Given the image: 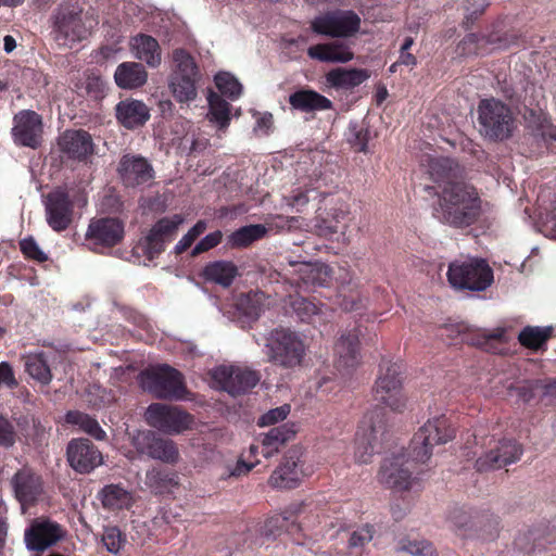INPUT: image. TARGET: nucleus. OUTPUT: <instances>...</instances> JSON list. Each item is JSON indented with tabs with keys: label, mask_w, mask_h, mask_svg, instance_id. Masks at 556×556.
Masks as SVG:
<instances>
[{
	"label": "nucleus",
	"mask_w": 556,
	"mask_h": 556,
	"mask_svg": "<svg viewBox=\"0 0 556 556\" xmlns=\"http://www.w3.org/2000/svg\"><path fill=\"white\" fill-rule=\"evenodd\" d=\"M102 541L106 549L113 554L119 552L124 542L122 532L116 527L106 528Z\"/></svg>",
	"instance_id": "51"
},
{
	"label": "nucleus",
	"mask_w": 556,
	"mask_h": 556,
	"mask_svg": "<svg viewBox=\"0 0 556 556\" xmlns=\"http://www.w3.org/2000/svg\"><path fill=\"white\" fill-rule=\"evenodd\" d=\"M117 119L126 128L142 126L150 117L148 106L139 100H126L116 105Z\"/></svg>",
	"instance_id": "32"
},
{
	"label": "nucleus",
	"mask_w": 556,
	"mask_h": 556,
	"mask_svg": "<svg viewBox=\"0 0 556 556\" xmlns=\"http://www.w3.org/2000/svg\"><path fill=\"white\" fill-rule=\"evenodd\" d=\"M447 280L456 290L483 291L493 282V271L485 260L457 258L448 265Z\"/></svg>",
	"instance_id": "4"
},
{
	"label": "nucleus",
	"mask_w": 556,
	"mask_h": 556,
	"mask_svg": "<svg viewBox=\"0 0 556 556\" xmlns=\"http://www.w3.org/2000/svg\"><path fill=\"white\" fill-rule=\"evenodd\" d=\"M97 24L92 17L83 14L77 2H65L54 14L52 37L60 47L72 48L84 40Z\"/></svg>",
	"instance_id": "3"
},
{
	"label": "nucleus",
	"mask_w": 556,
	"mask_h": 556,
	"mask_svg": "<svg viewBox=\"0 0 556 556\" xmlns=\"http://www.w3.org/2000/svg\"><path fill=\"white\" fill-rule=\"evenodd\" d=\"M214 81L219 92L232 101L239 99L242 94V85L228 72L217 73L214 77Z\"/></svg>",
	"instance_id": "46"
},
{
	"label": "nucleus",
	"mask_w": 556,
	"mask_h": 556,
	"mask_svg": "<svg viewBox=\"0 0 556 556\" xmlns=\"http://www.w3.org/2000/svg\"><path fill=\"white\" fill-rule=\"evenodd\" d=\"M223 239V232L220 230L213 231L202 238L191 250V256H197L203 252H206L220 243Z\"/></svg>",
	"instance_id": "52"
},
{
	"label": "nucleus",
	"mask_w": 556,
	"mask_h": 556,
	"mask_svg": "<svg viewBox=\"0 0 556 556\" xmlns=\"http://www.w3.org/2000/svg\"><path fill=\"white\" fill-rule=\"evenodd\" d=\"M295 431L288 425L271 428L268 432L257 438L261 444V454L269 458L277 454L280 448L294 435Z\"/></svg>",
	"instance_id": "34"
},
{
	"label": "nucleus",
	"mask_w": 556,
	"mask_h": 556,
	"mask_svg": "<svg viewBox=\"0 0 556 556\" xmlns=\"http://www.w3.org/2000/svg\"><path fill=\"white\" fill-rule=\"evenodd\" d=\"M369 78L367 70L337 67L329 71L326 76V85L337 90H350Z\"/></svg>",
	"instance_id": "29"
},
{
	"label": "nucleus",
	"mask_w": 556,
	"mask_h": 556,
	"mask_svg": "<svg viewBox=\"0 0 556 556\" xmlns=\"http://www.w3.org/2000/svg\"><path fill=\"white\" fill-rule=\"evenodd\" d=\"M263 353L268 362L293 369L302 364L306 345L300 333L290 328L280 327L266 336Z\"/></svg>",
	"instance_id": "2"
},
{
	"label": "nucleus",
	"mask_w": 556,
	"mask_h": 556,
	"mask_svg": "<svg viewBox=\"0 0 556 556\" xmlns=\"http://www.w3.org/2000/svg\"><path fill=\"white\" fill-rule=\"evenodd\" d=\"M65 421L77 426L78 429L98 441L106 438V432L102 429L98 420L85 413L71 410L65 415Z\"/></svg>",
	"instance_id": "40"
},
{
	"label": "nucleus",
	"mask_w": 556,
	"mask_h": 556,
	"mask_svg": "<svg viewBox=\"0 0 556 556\" xmlns=\"http://www.w3.org/2000/svg\"><path fill=\"white\" fill-rule=\"evenodd\" d=\"M379 481L397 491L408 490L413 482L410 462L404 455L384 459L379 471Z\"/></svg>",
	"instance_id": "22"
},
{
	"label": "nucleus",
	"mask_w": 556,
	"mask_h": 556,
	"mask_svg": "<svg viewBox=\"0 0 556 556\" xmlns=\"http://www.w3.org/2000/svg\"><path fill=\"white\" fill-rule=\"evenodd\" d=\"M11 484L23 514L27 505L34 504L42 493L41 479L30 468L20 469L12 477Z\"/></svg>",
	"instance_id": "23"
},
{
	"label": "nucleus",
	"mask_w": 556,
	"mask_h": 556,
	"mask_svg": "<svg viewBox=\"0 0 556 556\" xmlns=\"http://www.w3.org/2000/svg\"><path fill=\"white\" fill-rule=\"evenodd\" d=\"M134 447L150 458L166 464H175L179 459V452L176 444L168 439L157 437L149 430H138L131 437Z\"/></svg>",
	"instance_id": "15"
},
{
	"label": "nucleus",
	"mask_w": 556,
	"mask_h": 556,
	"mask_svg": "<svg viewBox=\"0 0 556 556\" xmlns=\"http://www.w3.org/2000/svg\"><path fill=\"white\" fill-rule=\"evenodd\" d=\"M17 386L11 365L7 362L0 363V388L7 387L13 389Z\"/></svg>",
	"instance_id": "58"
},
{
	"label": "nucleus",
	"mask_w": 556,
	"mask_h": 556,
	"mask_svg": "<svg viewBox=\"0 0 556 556\" xmlns=\"http://www.w3.org/2000/svg\"><path fill=\"white\" fill-rule=\"evenodd\" d=\"M289 305L302 321L313 325L326 323L331 315L326 305H318L299 295L290 296Z\"/></svg>",
	"instance_id": "31"
},
{
	"label": "nucleus",
	"mask_w": 556,
	"mask_h": 556,
	"mask_svg": "<svg viewBox=\"0 0 556 556\" xmlns=\"http://www.w3.org/2000/svg\"><path fill=\"white\" fill-rule=\"evenodd\" d=\"M258 460L255 462H245L243 459H239L235 467L230 469L228 476L229 477H240L242 475H247L250 472L256 465Z\"/></svg>",
	"instance_id": "60"
},
{
	"label": "nucleus",
	"mask_w": 556,
	"mask_h": 556,
	"mask_svg": "<svg viewBox=\"0 0 556 556\" xmlns=\"http://www.w3.org/2000/svg\"><path fill=\"white\" fill-rule=\"evenodd\" d=\"M11 136L15 144L37 149L42 143L43 122L33 110H22L13 116Z\"/></svg>",
	"instance_id": "14"
},
{
	"label": "nucleus",
	"mask_w": 556,
	"mask_h": 556,
	"mask_svg": "<svg viewBox=\"0 0 556 556\" xmlns=\"http://www.w3.org/2000/svg\"><path fill=\"white\" fill-rule=\"evenodd\" d=\"M206 227L207 225L204 220H199L191 229H189L187 235L191 240L195 241L198 237L206 230Z\"/></svg>",
	"instance_id": "63"
},
{
	"label": "nucleus",
	"mask_w": 556,
	"mask_h": 556,
	"mask_svg": "<svg viewBox=\"0 0 556 556\" xmlns=\"http://www.w3.org/2000/svg\"><path fill=\"white\" fill-rule=\"evenodd\" d=\"M273 126V114L265 112L257 114L254 131L267 135Z\"/></svg>",
	"instance_id": "59"
},
{
	"label": "nucleus",
	"mask_w": 556,
	"mask_h": 556,
	"mask_svg": "<svg viewBox=\"0 0 556 556\" xmlns=\"http://www.w3.org/2000/svg\"><path fill=\"white\" fill-rule=\"evenodd\" d=\"M315 227L321 237H344L349 228V205L344 201H337L318 214Z\"/></svg>",
	"instance_id": "20"
},
{
	"label": "nucleus",
	"mask_w": 556,
	"mask_h": 556,
	"mask_svg": "<svg viewBox=\"0 0 556 556\" xmlns=\"http://www.w3.org/2000/svg\"><path fill=\"white\" fill-rule=\"evenodd\" d=\"M287 201H288L287 202L288 205L295 207L299 211L300 207H302L308 203L309 199L306 193L299 192V193L292 195L291 198L287 199Z\"/></svg>",
	"instance_id": "61"
},
{
	"label": "nucleus",
	"mask_w": 556,
	"mask_h": 556,
	"mask_svg": "<svg viewBox=\"0 0 556 556\" xmlns=\"http://www.w3.org/2000/svg\"><path fill=\"white\" fill-rule=\"evenodd\" d=\"M173 74L174 77H195L200 78L201 74L194 58L185 49H175L172 53Z\"/></svg>",
	"instance_id": "44"
},
{
	"label": "nucleus",
	"mask_w": 556,
	"mask_h": 556,
	"mask_svg": "<svg viewBox=\"0 0 556 556\" xmlns=\"http://www.w3.org/2000/svg\"><path fill=\"white\" fill-rule=\"evenodd\" d=\"M117 172L123 184L131 188L149 184L154 177V169L150 162L136 154L123 155Z\"/></svg>",
	"instance_id": "21"
},
{
	"label": "nucleus",
	"mask_w": 556,
	"mask_h": 556,
	"mask_svg": "<svg viewBox=\"0 0 556 556\" xmlns=\"http://www.w3.org/2000/svg\"><path fill=\"white\" fill-rule=\"evenodd\" d=\"M521 446L514 440H501L495 442L488 452L476 460L478 471H489L508 466L520 459Z\"/></svg>",
	"instance_id": "16"
},
{
	"label": "nucleus",
	"mask_w": 556,
	"mask_h": 556,
	"mask_svg": "<svg viewBox=\"0 0 556 556\" xmlns=\"http://www.w3.org/2000/svg\"><path fill=\"white\" fill-rule=\"evenodd\" d=\"M114 79L122 89H135L147 83L148 73L140 63L123 62L115 70Z\"/></svg>",
	"instance_id": "33"
},
{
	"label": "nucleus",
	"mask_w": 556,
	"mask_h": 556,
	"mask_svg": "<svg viewBox=\"0 0 556 556\" xmlns=\"http://www.w3.org/2000/svg\"><path fill=\"white\" fill-rule=\"evenodd\" d=\"M290 105L302 112L326 111L332 108V102L314 90H299L289 97Z\"/></svg>",
	"instance_id": "36"
},
{
	"label": "nucleus",
	"mask_w": 556,
	"mask_h": 556,
	"mask_svg": "<svg viewBox=\"0 0 556 556\" xmlns=\"http://www.w3.org/2000/svg\"><path fill=\"white\" fill-rule=\"evenodd\" d=\"M355 136L354 144L358 151L366 152L367 149V140L366 132L363 134V130H355V128L351 129Z\"/></svg>",
	"instance_id": "62"
},
{
	"label": "nucleus",
	"mask_w": 556,
	"mask_h": 556,
	"mask_svg": "<svg viewBox=\"0 0 556 556\" xmlns=\"http://www.w3.org/2000/svg\"><path fill=\"white\" fill-rule=\"evenodd\" d=\"M374 531L369 526H365L351 533L349 539V547L356 548L363 547L365 544L372 540Z\"/></svg>",
	"instance_id": "55"
},
{
	"label": "nucleus",
	"mask_w": 556,
	"mask_h": 556,
	"mask_svg": "<svg viewBox=\"0 0 556 556\" xmlns=\"http://www.w3.org/2000/svg\"><path fill=\"white\" fill-rule=\"evenodd\" d=\"M16 442V430L13 422L0 414V446L12 447Z\"/></svg>",
	"instance_id": "49"
},
{
	"label": "nucleus",
	"mask_w": 556,
	"mask_h": 556,
	"mask_svg": "<svg viewBox=\"0 0 556 556\" xmlns=\"http://www.w3.org/2000/svg\"><path fill=\"white\" fill-rule=\"evenodd\" d=\"M289 414L290 405L283 404L279 407L269 409L267 413L262 415L257 424L261 427L271 426L278 421L286 419Z\"/></svg>",
	"instance_id": "50"
},
{
	"label": "nucleus",
	"mask_w": 556,
	"mask_h": 556,
	"mask_svg": "<svg viewBox=\"0 0 556 556\" xmlns=\"http://www.w3.org/2000/svg\"><path fill=\"white\" fill-rule=\"evenodd\" d=\"M202 275L206 281L227 288L238 276V267L229 261H215L203 268Z\"/></svg>",
	"instance_id": "37"
},
{
	"label": "nucleus",
	"mask_w": 556,
	"mask_h": 556,
	"mask_svg": "<svg viewBox=\"0 0 556 556\" xmlns=\"http://www.w3.org/2000/svg\"><path fill=\"white\" fill-rule=\"evenodd\" d=\"M293 274L298 275V281L309 287L326 286L330 278V268L320 263L289 261Z\"/></svg>",
	"instance_id": "28"
},
{
	"label": "nucleus",
	"mask_w": 556,
	"mask_h": 556,
	"mask_svg": "<svg viewBox=\"0 0 556 556\" xmlns=\"http://www.w3.org/2000/svg\"><path fill=\"white\" fill-rule=\"evenodd\" d=\"M102 505L109 509H127L132 505V494L119 484L105 485L100 492Z\"/></svg>",
	"instance_id": "38"
},
{
	"label": "nucleus",
	"mask_w": 556,
	"mask_h": 556,
	"mask_svg": "<svg viewBox=\"0 0 556 556\" xmlns=\"http://www.w3.org/2000/svg\"><path fill=\"white\" fill-rule=\"evenodd\" d=\"M361 27V17L351 10H336L316 16L311 28L314 33L332 38L354 36Z\"/></svg>",
	"instance_id": "9"
},
{
	"label": "nucleus",
	"mask_w": 556,
	"mask_h": 556,
	"mask_svg": "<svg viewBox=\"0 0 556 556\" xmlns=\"http://www.w3.org/2000/svg\"><path fill=\"white\" fill-rule=\"evenodd\" d=\"M138 381L144 391L157 399L181 400L186 393L181 375L167 365L142 371L138 376Z\"/></svg>",
	"instance_id": "7"
},
{
	"label": "nucleus",
	"mask_w": 556,
	"mask_h": 556,
	"mask_svg": "<svg viewBox=\"0 0 556 556\" xmlns=\"http://www.w3.org/2000/svg\"><path fill=\"white\" fill-rule=\"evenodd\" d=\"M194 241L191 240V238L188 237V235L186 233L185 236H182V238L176 243L174 250H175V253L176 254H181L182 252H185L187 249H189L192 243Z\"/></svg>",
	"instance_id": "64"
},
{
	"label": "nucleus",
	"mask_w": 556,
	"mask_h": 556,
	"mask_svg": "<svg viewBox=\"0 0 556 556\" xmlns=\"http://www.w3.org/2000/svg\"><path fill=\"white\" fill-rule=\"evenodd\" d=\"M129 46L132 55L149 67L156 68L161 65V47L152 36L138 34L130 39Z\"/></svg>",
	"instance_id": "27"
},
{
	"label": "nucleus",
	"mask_w": 556,
	"mask_h": 556,
	"mask_svg": "<svg viewBox=\"0 0 556 556\" xmlns=\"http://www.w3.org/2000/svg\"><path fill=\"white\" fill-rule=\"evenodd\" d=\"M383 432V412L375 408L366 413L355 435V459L366 464L374 455L378 438Z\"/></svg>",
	"instance_id": "11"
},
{
	"label": "nucleus",
	"mask_w": 556,
	"mask_h": 556,
	"mask_svg": "<svg viewBox=\"0 0 556 556\" xmlns=\"http://www.w3.org/2000/svg\"><path fill=\"white\" fill-rule=\"evenodd\" d=\"M21 251L26 257L43 262L47 260V255L39 248L37 242L31 238H25L20 242Z\"/></svg>",
	"instance_id": "54"
},
{
	"label": "nucleus",
	"mask_w": 556,
	"mask_h": 556,
	"mask_svg": "<svg viewBox=\"0 0 556 556\" xmlns=\"http://www.w3.org/2000/svg\"><path fill=\"white\" fill-rule=\"evenodd\" d=\"M207 119L215 124L219 130H225L230 123V104L212 90L207 94Z\"/></svg>",
	"instance_id": "39"
},
{
	"label": "nucleus",
	"mask_w": 556,
	"mask_h": 556,
	"mask_svg": "<svg viewBox=\"0 0 556 556\" xmlns=\"http://www.w3.org/2000/svg\"><path fill=\"white\" fill-rule=\"evenodd\" d=\"M212 380L216 388L238 395L254 388L261 376L257 371L240 366H218L212 370Z\"/></svg>",
	"instance_id": "12"
},
{
	"label": "nucleus",
	"mask_w": 556,
	"mask_h": 556,
	"mask_svg": "<svg viewBox=\"0 0 556 556\" xmlns=\"http://www.w3.org/2000/svg\"><path fill=\"white\" fill-rule=\"evenodd\" d=\"M58 143L61 151L71 159L81 161L93 153L92 138L83 129L64 131Z\"/></svg>",
	"instance_id": "26"
},
{
	"label": "nucleus",
	"mask_w": 556,
	"mask_h": 556,
	"mask_svg": "<svg viewBox=\"0 0 556 556\" xmlns=\"http://www.w3.org/2000/svg\"><path fill=\"white\" fill-rule=\"evenodd\" d=\"M64 534L63 528L58 522L38 518L25 530V544L30 551L42 552L55 545Z\"/></svg>",
	"instance_id": "17"
},
{
	"label": "nucleus",
	"mask_w": 556,
	"mask_h": 556,
	"mask_svg": "<svg viewBox=\"0 0 556 556\" xmlns=\"http://www.w3.org/2000/svg\"><path fill=\"white\" fill-rule=\"evenodd\" d=\"M265 295L263 292L248 293L240 298V306L244 307V313L252 318L260 316Z\"/></svg>",
	"instance_id": "48"
},
{
	"label": "nucleus",
	"mask_w": 556,
	"mask_h": 556,
	"mask_svg": "<svg viewBox=\"0 0 556 556\" xmlns=\"http://www.w3.org/2000/svg\"><path fill=\"white\" fill-rule=\"evenodd\" d=\"M531 392L534 395L541 396H556V380H536L531 387Z\"/></svg>",
	"instance_id": "57"
},
{
	"label": "nucleus",
	"mask_w": 556,
	"mask_h": 556,
	"mask_svg": "<svg viewBox=\"0 0 556 556\" xmlns=\"http://www.w3.org/2000/svg\"><path fill=\"white\" fill-rule=\"evenodd\" d=\"M184 217L179 214L166 216L159 219L138 244V249L151 261L159 256L165 248L166 242L173 240Z\"/></svg>",
	"instance_id": "13"
},
{
	"label": "nucleus",
	"mask_w": 556,
	"mask_h": 556,
	"mask_svg": "<svg viewBox=\"0 0 556 556\" xmlns=\"http://www.w3.org/2000/svg\"><path fill=\"white\" fill-rule=\"evenodd\" d=\"M25 369L33 379L43 386L49 384L52 380L51 369L45 353L27 355L25 358Z\"/></svg>",
	"instance_id": "42"
},
{
	"label": "nucleus",
	"mask_w": 556,
	"mask_h": 556,
	"mask_svg": "<svg viewBox=\"0 0 556 556\" xmlns=\"http://www.w3.org/2000/svg\"><path fill=\"white\" fill-rule=\"evenodd\" d=\"M267 233V228L264 225H248L243 226L227 238V244L230 248H245L256 240L262 239Z\"/></svg>",
	"instance_id": "43"
},
{
	"label": "nucleus",
	"mask_w": 556,
	"mask_h": 556,
	"mask_svg": "<svg viewBox=\"0 0 556 556\" xmlns=\"http://www.w3.org/2000/svg\"><path fill=\"white\" fill-rule=\"evenodd\" d=\"M478 122L481 134L493 140L507 139L515 127L510 109L496 99H484L479 103Z\"/></svg>",
	"instance_id": "6"
},
{
	"label": "nucleus",
	"mask_w": 556,
	"mask_h": 556,
	"mask_svg": "<svg viewBox=\"0 0 556 556\" xmlns=\"http://www.w3.org/2000/svg\"><path fill=\"white\" fill-rule=\"evenodd\" d=\"M149 426L167 434H178L189 429L193 418L188 413L176 406L154 403L151 404L144 414Z\"/></svg>",
	"instance_id": "10"
},
{
	"label": "nucleus",
	"mask_w": 556,
	"mask_h": 556,
	"mask_svg": "<svg viewBox=\"0 0 556 556\" xmlns=\"http://www.w3.org/2000/svg\"><path fill=\"white\" fill-rule=\"evenodd\" d=\"M481 214V199L475 187L466 182H447L439 199L435 216L452 227L472 225Z\"/></svg>",
	"instance_id": "1"
},
{
	"label": "nucleus",
	"mask_w": 556,
	"mask_h": 556,
	"mask_svg": "<svg viewBox=\"0 0 556 556\" xmlns=\"http://www.w3.org/2000/svg\"><path fill=\"white\" fill-rule=\"evenodd\" d=\"M374 399L393 412H402L406 407L402 370L397 363L381 362L374 387Z\"/></svg>",
	"instance_id": "5"
},
{
	"label": "nucleus",
	"mask_w": 556,
	"mask_h": 556,
	"mask_svg": "<svg viewBox=\"0 0 556 556\" xmlns=\"http://www.w3.org/2000/svg\"><path fill=\"white\" fill-rule=\"evenodd\" d=\"M46 219L54 231L65 230L72 222V203L67 193L56 190L48 194Z\"/></svg>",
	"instance_id": "25"
},
{
	"label": "nucleus",
	"mask_w": 556,
	"mask_h": 556,
	"mask_svg": "<svg viewBox=\"0 0 556 556\" xmlns=\"http://www.w3.org/2000/svg\"><path fill=\"white\" fill-rule=\"evenodd\" d=\"M200 78L195 77H174L170 76L168 88L175 100L181 104H189L195 100L198 96L197 81Z\"/></svg>",
	"instance_id": "41"
},
{
	"label": "nucleus",
	"mask_w": 556,
	"mask_h": 556,
	"mask_svg": "<svg viewBox=\"0 0 556 556\" xmlns=\"http://www.w3.org/2000/svg\"><path fill=\"white\" fill-rule=\"evenodd\" d=\"M124 236V225L117 218L92 219L86 232V240L92 250L117 244Z\"/></svg>",
	"instance_id": "19"
},
{
	"label": "nucleus",
	"mask_w": 556,
	"mask_h": 556,
	"mask_svg": "<svg viewBox=\"0 0 556 556\" xmlns=\"http://www.w3.org/2000/svg\"><path fill=\"white\" fill-rule=\"evenodd\" d=\"M307 55L313 60L326 63H348L353 60L354 53L350 47L342 42H328L311 46Z\"/></svg>",
	"instance_id": "30"
},
{
	"label": "nucleus",
	"mask_w": 556,
	"mask_h": 556,
	"mask_svg": "<svg viewBox=\"0 0 556 556\" xmlns=\"http://www.w3.org/2000/svg\"><path fill=\"white\" fill-rule=\"evenodd\" d=\"M454 438V429L445 416L429 419L414 435L412 453L414 460L426 463L435 445L445 444Z\"/></svg>",
	"instance_id": "8"
},
{
	"label": "nucleus",
	"mask_w": 556,
	"mask_h": 556,
	"mask_svg": "<svg viewBox=\"0 0 556 556\" xmlns=\"http://www.w3.org/2000/svg\"><path fill=\"white\" fill-rule=\"evenodd\" d=\"M146 484L156 492H163L178 484V476L166 470L151 469L146 473Z\"/></svg>",
	"instance_id": "45"
},
{
	"label": "nucleus",
	"mask_w": 556,
	"mask_h": 556,
	"mask_svg": "<svg viewBox=\"0 0 556 556\" xmlns=\"http://www.w3.org/2000/svg\"><path fill=\"white\" fill-rule=\"evenodd\" d=\"M334 352L338 357V368H353L358 364V334L356 331H350L342 334L334 346Z\"/></svg>",
	"instance_id": "35"
},
{
	"label": "nucleus",
	"mask_w": 556,
	"mask_h": 556,
	"mask_svg": "<svg viewBox=\"0 0 556 556\" xmlns=\"http://www.w3.org/2000/svg\"><path fill=\"white\" fill-rule=\"evenodd\" d=\"M551 331V327L528 326L519 333L518 339L522 345L536 350L549 338Z\"/></svg>",
	"instance_id": "47"
},
{
	"label": "nucleus",
	"mask_w": 556,
	"mask_h": 556,
	"mask_svg": "<svg viewBox=\"0 0 556 556\" xmlns=\"http://www.w3.org/2000/svg\"><path fill=\"white\" fill-rule=\"evenodd\" d=\"M302 477L300 452L290 450L269 477L268 483L276 489H293L299 485Z\"/></svg>",
	"instance_id": "24"
},
{
	"label": "nucleus",
	"mask_w": 556,
	"mask_h": 556,
	"mask_svg": "<svg viewBox=\"0 0 556 556\" xmlns=\"http://www.w3.org/2000/svg\"><path fill=\"white\" fill-rule=\"evenodd\" d=\"M401 551L412 556H434V548L427 541H408L401 546Z\"/></svg>",
	"instance_id": "53"
},
{
	"label": "nucleus",
	"mask_w": 556,
	"mask_h": 556,
	"mask_svg": "<svg viewBox=\"0 0 556 556\" xmlns=\"http://www.w3.org/2000/svg\"><path fill=\"white\" fill-rule=\"evenodd\" d=\"M70 466L79 473H89L103 463L102 453L87 439H73L66 448Z\"/></svg>",
	"instance_id": "18"
},
{
	"label": "nucleus",
	"mask_w": 556,
	"mask_h": 556,
	"mask_svg": "<svg viewBox=\"0 0 556 556\" xmlns=\"http://www.w3.org/2000/svg\"><path fill=\"white\" fill-rule=\"evenodd\" d=\"M451 161L447 159H435L430 163V175L434 181L448 177Z\"/></svg>",
	"instance_id": "56"
}]
</instances>
